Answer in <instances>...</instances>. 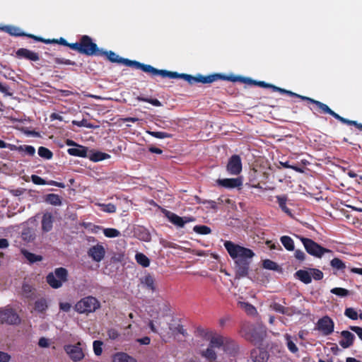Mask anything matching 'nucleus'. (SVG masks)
I'll return each instance as SVG.
<instances>
[{"mask_svg":"<svg viewBox=\"0 0 362 362\" xmlns=\"http://www.w3.org/2000/svg\"><path fill=\"white\" fill-rule=\"evenodd\" d=\"M91 161L98 162L110 158V155L101 151L92 152L88 157Z\"/></svg>","mask_w":362,"mask_h":362,"instance_id":"7c9ffc66","label":"nucleus"},{"mask_svg":"<svg viewBox=\"0 0 362 362\" xmlns=\"http://www.w3.org/2000/svg\"><path fill=\"white\" fill-rule=\"evenodd\" d=\"M331 293L340 297H344L349 294V291L344 288L336 287L331 290Z\"/></svg>","mask_w":362,"mask_h":362,"instance_id":"5fc2aeb1","label":"nucleus"},{"mask_svg":"<svg viewBox=\"0 0 362 362\" xmlns=\"http://www.w3.org/2000/svg\"><path fill=\"white\" fill-rule=\"evenodd\" d=\"M221 346H223L225 351H228V348L226 345L224 344V339L222 337H216L211 338L209 343V347L220 348Z\"/></svg>","mask_w":362,"mask_h":362,"instance_id":"f704fd0d","label":"nucleus"},{"mask_svg":"<svg viewBox=\"0 0 362 362\" xmlns=\"http://www.w3.org/2000/svg\"><path fill=\"white\" fill-rule=\"evenodd\" d=\"M277 202L279 204V206L280 209L289 216H292V213L290 209L286 206V202L288 200V197L286 195H278L276 197Z\"/></svg>","mask_w":362,"mask_h":362,"instance_id":"cd10ccee","label":"nucleus"},{"mask_svg":"<svg viewBox=\"0 0 362 362\" xmlns=\"http://www.w3.org/2000/svg\"><path fill=\"white\" fill-rule=\"evenodd\" d=\"M21 252L26 258L30 264H33L35 262H40L42 260V257L41 255L32 253L25 249H21Z\"/></svg>","mask_w":362,"mask_h":362,"instance_id":"c756f323","label":"nucleus"},{"mask_svg":"<svg viewBox=\"0 0 362 362\" xmlns=\"http://www.w3.org/2000/svg\"><path fill=\"white\" fill-rule=\"evenodd\" d=\"M330 265L337 270H344L346 268L344 262L339 258L334 257L330 262Z\"/></svg>","mask_w":362,"mask_h":362,"instance_id":"c03bdc74","label":"nucleus"},{"mask_svg":"<svg viewBox=\"0 0 362 362\" xmlns=\"http://www.w3.org/2000/svg\"><path fill=\"white\" fill-rule=\"evenodd\" d=\"M73 124L74 125H76L78 127H88V128H91L93 127L92 124H90V123L88 122V120L86 119H83L81 121H76V120H74L72 122Z\"/></svg>","mask_w":362,"mask_h":362,"instance_id":"e2e57ef3","label":"nucleus"},{"mask_svg":"<svg viewBox=\"0 0 362 362\" xmlns=\"http://www.w3.org/2000/svg\"><path fill=\"white\" fill-rule=\"evenodd\" d=\"M309 271L310 272L311 277L313 276L315 280L319 281L322 279L324 274L321 270L315 268H310Z\"/></svg>","mask_w":362,"mask_h":362,"instance_id":"4d7b16f0","label":"nucleus"},{"mask_svg":"<svg viewBox=\"0 0 362 362\" xmlns=\"http://www.w3.org/2000/svg\"><path fill=\"white\" fill-rule=\"evenodd\" d=\"M168 329L173 333H180L184 334V329L182 325L178 324L176 327H173L171 325H168Z\"/></svg>","mask_w":362,"mask_h":362,"instance_id":"69168bd1","label":"nucleus"},{"mask_svg":"<svg viewBox=\"0 0 362 362\" xmlns=\"http://www.w3.org/2000/svg\"><path fill=\"white\" fill-rule=\"evenodd\" d=\"M151 76H160L162 78H181L188 82V83L190 85L198 83V74L194 76L187 74H179L175 71H170L164 69H158L153 66L152 67Z\"/></svg>","mask_w":362,"mask_h":362,"instance_id":"39448f33","label":"nucleus"},{"mask_svg":"<svg viewBox=\"0 0 362 362\" xmlns=\"http://www.w3.org/2000/svg\"><path fill=\"white\" fill-rule=\"evenodd\" d=\"M193 230L201 235H208L211 232V229L205 225H197L194 227Z\"/></svg>","mask_w":362,"mask_h":362,"instance_id":"a18cd8bd","label":"nucleus"},{"mask_svg":"<svg viewBox=\"0 0 362 362\" xmlns=\"http://www.w3.org/2000/svg\"><path fill=\"white\" fill-rule=\"evenodd\" d=\"M344 315L353 320H356L358 318L357 311L353 308H346L344 310Z\"/></svg>","mask_w":362,"mask_h":362,"instance_id":"603ef678","label":"nucleus"},{"mask_svg":"<svg viewBox=\"0 0 362 362\" xmlns=\"http://www.w3.org/2000/svg\"><path fill=\"white\" fill-rule=\"evenodd\" d=\"M54 61L57 64L76 65V62L74 61L59 57L54 58Z\"/></svg>","mask_w":362,"mask_h":362,"instance_id":"bf43d9fd","label":"nucleus"},{"mask_svg":"<svg viewBox=\"0 0 362 362\" xmlns=\"http://www.w3.org/2000/svg\"><path fill=\"white\" fill-rule=\"evenodd\" d=\"M99 56H105L107 59L112 63L122 64L127 66L135 68L136 69H141L144 72L151 75L153 67L151 65L142 64L139 62L130 60L129 59L122 58L112 51H104L102 49H100Z\"/></svg>","mask_w":362,"mask_h":362,"instance_id":"f03ea898","label":"nucleus"},{"mask_svg":"<svg viewBox=\"0 0 362 362\" xmlns=\"http://www.w3.org/2000/svg\"><path fill=\"white\" fill-rule=\"evenodd\" d=\"M340 334L342 339L339 341V344L343 349H347L353 346L356 339L353 333L348 330H344L341 332Z\"/></svg>","mask_w":362,"mask_h":362,"instance_id":"a211bd4d","label":"nucleus"},{"mask_svg":"<svg viewBox=\"0 0 362 362\" xmlns=\"http://www.w3.org/2000/svg\"><path fill=\"white\" fill-rule=\"evenodd\" d=\"M286 344L288 349L293 354H296L298 351V349L296 344L292 341L291 337L288 334L286 335Z\"/></svg>","mask_w":362,"mask_h":362,"instance_id":"8fccbe9b","label":"nucleus"},{"mask_svg":"<svg viewBox=\"0 0 362 362\" xmlns=\"http://www.w3.org/2000/svg\"><path fill=\"white\" fill-rule=\"evenodd\" d=\"M164 214L170 223L180 228L184 227L185 224L187 223L194 221V218L187 216L181 217L168 210H165Z\"/></svg>","mask_w":362,"mask_h":362,"instance_id":"ddd939ff","label":"nucleus"},{"mask_svg":"<svg viewBox=\"0 0 362 362\" xmlns=\"http://www.w3.org/2000/svg\"><path fill=\"white\" fill-rule=\"evenodd\" d=\"M295 257L300 262L305 259L306 255L302 250H296L294 253Z\"/></svg>","mask_w":362,"mask_h":362,"instance_id":"338daca9","label":"nucleus"},{"mask_svg":"<svg viewBox=\"0 0 362 362\" xmlns=\"http://www.w3.org/2000/svg\"><path fill=\"white\" fill-rule=\"evenodd\" d=\"M46 44H59L66 47H69L73 50V45L74 43H69L66 41L64 37H60L59 39H47Z\"/></svg>","mask_w":362,"mask_h":362,"instance_id":"ea45409f","label":"nucleus"},{"mask_svg":"<svg viewBox=\"0 0 362 362\" xmlns=\"http://www.w3.org/2000/svg\"><path fill=\"white\" fill-rule=\"evenodd\" d=\"M238 305L249 315L253 316L257 313L255 307L248 302L238 301Z\"/></svg>","mask_w":362,"mask_h":362,"instance_id":"473e14b6","label":"nucleus"},{"mask_svg":"<svg viewBox=\"0 0 362 362\" xmlns=\"http://www.w3.org/2000/svg\"><path fill=\"white\" fill-rule=\"evenodd\" d=\"M112 362H137L136 358L124 352H118L113 355Z\"/></svg>","mask_w":362,"mask_h":362,"instance_id":"a878e982","label":"nucleus"},{"mask_svg":"<svg viewBox=\"0 0 362 362\" xmlns=\"http://www.w3.org/2000/svg\"><path fill=\"white\" fill-rule=\"evenodd\" d=\"M136 262L143 267H148L150 264V260L144 254L139 252L135 255Z\"/></svg>","mask_w":362,"mask_h":362,"instance_id":"58836bf2","label":"nucleus"},{"mask_svg":"<svg viewBox=\"0 0 362 362\" xmlns=\"http://www.w3.org/2000/svg\"><path fill=\"white\" fill-rule=\"evenodd\" d=\"M98 206L103 211L110 214L115 213L117 209L116 206L112 203L99 204Z\"/></svg>","mask_w":362,"mask_h":362,"instance_id":"09e8293b","label":"nucleus"},{"mask_svg":"<svg viewBox=\"0 0 362 362\" xmlns=\"http://www.w3.org/2000/svg\"><path fill=\"white\" fill-rule=\"evenodd\" d=\"M148 134L156 139H165V138H171L173 135L171 134L165 132H153L148 131Z\"/></svg>","mask_w":362,"mask_h":362,"instance_id":"3c124183","label":"nucleus"},{"mask_svg":"<svg viewBox=\"0 0 362 362\" xmlns=\"http://www.w3.org/2000/svg\"><path fill=\"white\" fill-rule=\"evenodd\" d=\"M317 327L323 335L327 336L334 332V321L327 315L319 319L317 323Z\"/></svg>","mask_w":362,"mask_h":362,"instance_id":"f8f14e48","label":"nucleus"},{"mask_svg":"<svg viewBox=\"0 0 362 362\" xmlns=\"http://www.w3.org/2000/svg\"><path fill=\"white\" fill-rule=\"evenodd\" d=\"M138 231H139L138 237L140 240L145 241V242H148L151 240V236L147 229L141 227L138 229Z\"/></svg>","mask_w":362,"mask_h":362,"instance_id":"a19ab883","label":"nucleus"},{"mask_svg":"<svg viewBox=\"0 0 362 362\" xmlns=\"http://www.w3.org/2000/svg\"><path fill=\"white\" fill-rule=\"evenodd\" d=\"M0 322L7 325H18L21 322L19 315L9 306L0 309Z\"/></svg>","mask_w":362,"mask_h":362,"instance_id":"6e6552de","label":"nucleus"},{"mask_svg":"<svg viewBox=\"0 0 362 362\" xmlns=\"http://www.w3.org/2000/svg\"><path fill=\"white\" fill-rule=\"evenodd\" d=\"M269 357L268 351L264 348H255L250 351V359L253 362H267Z\"/></svg>","mask_w":362,"mask_h":362,"instance_id":"4468645a","label":"nucleus"},{"mask_svg":"<svg viewBox=\"0 0 362 362\" xmlns=\"http://www.w3.org/2000/svg\"><path fill=\"white\" fill-rule=\"evenodd\" d=\"M302 100L308 101L310 103L315 105L316 106V110L320 113L329 114L332 117L335 114V112L331 110L328 105L320 101L316 100L309 97H302Z\"/></svg>","mask_w":362,"mask_h":362,"instance_id":"2eb2a0df","label":"nucleus"},{"mask_svg":"<svg viewBox=\"0 0 362 362\" xmlns=\"http://www.w3.org/2000/svg\"><path fill=\"white\" fill-rule=\"evenodd\" d=\"M88 255L94 261L99 262L104 258L105 250L102 245L97 244L89 248Z\"/></svg>","mask_w":362,"mask_h":362,"instance_id":"dca6fc26","label":"nucleus"},{"mask_svg":"<svg viewBox=\"0 0 362 362\" xmlns=\"http://www.w3.org/2000/svg\"><path fill=\"white\" fill-rule=\"evenodd\" d=\"M243 164L240 156L235 154L228 159L226 170L230 175H238L242 172Z\"/></svg>","mask_w":362,"mask_h":362,"instance_id":"9b49d317","label":"nucleus"},{"mask_svg":"<svg viewBox=\"0 0 362 362\" xmlns=\"http://www.w3.org/2000/svg\"><path fill=\"white\" fill-rule=\"evenodd\" d=\"M333 117H334L335 119H337V120H339V122H341L343 124H348V125H354V124H355V121L349 120L348 119L342 117H341L339 115H338L336 112L334 115Z\"/></svg>","mask_w":362,"mask_h":362,"instance_id":"052dcab7","label":"nucleus"},{"mask_svg":"<svg viewBox=\"0 0 362 362\" xmlns=\"http://www.w3.org/2000/svg\"><path fill=\"white\" fill-rule=\"evenodd\" d=\"M47 308V303L45 298L38 299L35 302L34 309L38 313H44Z\"/></svg>","mask_w":362,"mask_h":362,"instance_id":"4c0bfd02","label":"nucleus"},{"mask_svg":"<svg viewBox=\"0 0 362 362\" xmlns=\"http://www.w3.org/2000/svg\"><path fill=\"white\" fill-rule=\"evenodd\" d=\"M294 276L305 284L311 283L310 272L305 269H299L294 274Z\"/></svg>","mask_w":362,"mask_h":362,"instance_id":"393cba45","label":"nucleus"},{"mask_svg":"<svg viewBox=\"0 0 362 362\" xmlns=\"http://www.w3.org/2000/svg\"><path fill=\"white\" fill-rule=\"evenodd\" d=\"M42 230L43 232H49L53 226V217L50 213H45L42 218Z\"/></svg>","mask_w":362,"mask_h":362,"instance_id":"b1692460","label":"nucleus"},{"mask_svg":"<svg viewBox=\"0 0 362 362\" xmlns=\"http://www.w3.org/2000/svg\"><path fill=\"white\" fill-rule=\"evenodd\" d=\"M103 342L100 340H95L93 343V351L96 356H100L103 353Z\"/></svg>","mask_w":362,"mask_h":362,"instance_id":"864d4df0","label":"nucleus"},{"mask_svg":"<svg viewBox=\"0 0 362 362\" xmlns=\"http://www.w3.org/2000/svg\"><path fill=\"white\" fill-rule=\"evenodd\" d=\"M31 180L34 184L37 185H49L58 187L60 188H64L66 187L65 184L63 182H59L54 181V180L46 181L41 177L36 175H33L31 176Z\"/></svg>","mask_w":362,"mask_h":362,"instance_id":"4be33fe9","label":"nucleus"},{"mask_svg":"<svg viewBox=\"0 0 362 362\" xmlns=\"http://www.w3.org/2000/svg\"><path fill=\"white\" fill-rule=\"evenodd\" d=\"M349 329L354 332L362 341V327L358 326H349Z\"/></svg>","mask_w":362,"mask_h":362,"instance_id":"774afa93","label":"nucleus"},{"mask_svg":"<svg viewBox=\"0 0 362 362\" xmlns=\"http://www.w3.org/2000/svg\"><path fill=\"white\" fill-rule=\"evenodd\" d=\"M100 49L88 35H82L78 42L73 45V50L86 56H99Z\"/></svg>","mask_w":362,"mask_h":362,"instance_id":"7ed1b4c3","label":"nucleus"},{"mask_svg":"<svg viewBox=\"0 0 362 362\" xmlns=\"http://www.w3.org/2000/svg\"><path fill=\"white\" fill-rule=\"evenodd\" d=\"M20 148L23 150L26 154L31 156H34L35 153V148L33 146L24 145L20 146Z\"/></svg>","mask_w":362,"mask_h":362,"instance_id":"680f3d73","label":"nucleus"},{"mask_svg":"<svg viewBox=\"0 0 362 362\" xmlns=\"http://www.w3.org/2000/svg\"><path fill=\"white\" fill-rule=\"evenodd\" d=\"M103 233L107 238H116L120 235L118 230L111 228L104 229Z\"/></svg>","mask_w":362,"mask_h":362,"instance_id":"6e6d98bb","label":"nucleus"},{"mask_svg":"<svg viewBox=\"0 0 362 362\" xmlns=\"http://www.w3.org/2000/svg\"><path fill=\"white\" fill-rule=\"evenodd\" d=\"M100 308V301L92 296L81 298L75 305V310L80 314H89Z\"/></svg>","mask_w":362,"mask_h":362,"instance_id":"20e7f679","label":"nucleus"},{"mask_svg":"<svg viewBox=\"0 0 362 362\" xmlns=\"http://www.w3.org/2000/svg\"><path fill=\"white\" fill-rule=\"evenodd\" d=\"M81 346V343L78 341L75 345L68 344L64 346V349L66 353L74 362L82 361L85 356Z\"/></svg>","mask_w":362,"mask_h":362,"instance_id":"9d476101","label":"nucleus"},{"mask_svg":"<svg viewBox=\"0 0 362 362\" xmlns=\"http://www.w3.org/2000/svg\"><path fill=\"white\" fill-rule=\"evenodd\" d=\"M136 100L138 101L148 103L155 107H160L162 105V103L156 98H150L139 95L136 97Z\"/></svg>","mask_w":362,"mask_h":362,"instance_id":"37998d69","label":"nucleus"},{"mask_svg":"<svg viewBox=\"0 0 362 362\" xmlns=\"http://www.w3.org/2000/svg\"><path fill=\"white\" fill-rule=\"evenodd\" d=\"M271 308L276 313L284 314L288 316H292L296 313H298V312L296 311V309L292 307H284L278 303H273L270 305Z\"/></svg>","mask_w":362,"mask_h":362,"instance_id":"412c9836","label":"nucleus"},{"mask_svg":"<svg viewBox=\"0 0 362 362\" xmlns=\"http://www.w3.org/2000/svg\"><path fill=\"white\" fill-rule=\"evenodd\" d=\"M18 58H24L30 61L36 62L40 59L38 53L25 48H20L16 52Z\"/></svg>","mask_w":362,"mask_h":362,"instance_id":"aec40b11","label":"nucleus"},{"mask_svg":"<svg viewBox=\"0 0 362 362\" xmlns=\"http://www.w3.org/2000/svg\"><path fill=\"white\" fill-rule=\"evenodd\" d=\"M217 183L223 187L233 189L241 187L243 185V180L241 177L218 179L217 180Z\"/></svg>","mask_w":362,"mask_h":362,"instance_id":"f3484780","label":"nucleus"},{"mask_svg":"<svg viewBox=\"0 0 362 362\" xmlns=\"http://www.w3.org/2000/svg\"><path fill=\"white\" fill-rule=\"evenodd\" d=\"M218 80L228 81V76L221 74H213L208 76L198 74V83L206 84L213 83Z\"/></svg>","mask_w":362,"mask_h":362,"instance_id":"6ab92c4d","label":"nucleus"},{"mask_svg":"<svg viewBox=\"0 0 362 362\" xmlns=\"http://www.w3.org/2000/svg\"><path fill=\"white\" fill-rule=\"evenodd\" d=\"M240 334L246 340L256 344L262 341V334L252 326L245 325L241 328Z\"/></svg>","mask_w":362,"mask_h":362,"instance_id":"1a4fd4ad","label":"nucleus"},{"mask_svg":"<svg viewBox=\"0 0 362 362\" xmlns=\"http://www.w3.org/2000/svg\"><path fill=\"white\" fill-rule=\"evenodd\" d=\"M107 336L110 339L115 340L118 338L119 334L118 331L115 329L111 328L107 332Z\"/></svg>","mask_w":362,"mask_h":362,"instance_id":"0e129e2a","label":"nucleus"},{"mask_svg":"<svg viewBox=\"0 0 362 362\" xmlns=\"http://www.w3.org/2000/svg\"><path fill=\"white\" fill-rule=\"evenodd\" d=\"M22 238L25 241L31 242L35 240V234L33 231H32L30 228L25 229L22 232Z\"/></svg>","mask_w":362,"mask_h":362,"instance_id":"de8ad7c7","label":"nucleus"},{"mask_svg":"<svg viewBox=\"0 0 362 362\" xmlns=\"http://www.w3.org/2000/svg\"><path fill=\"white\" fill-rule=\"evenodd\" d=\"M44 199L45 202L52 206H61L62 204L61 197L56 194H48Z\"/></svg>","mask_w":362,"mask_h":362,"instance_id":"2f4dec72","label":"nucleus"},{"mask_svg":"<svg viewBox=\"0 0 362 362\" xmlns=\"http://www.w3.org/2000/svg\"><path fill=\"white\" fill-rule=\"evenodd\" d=\"M141 283L144 284L148 290L152 292L156 291L155 279L150 274L145 275L141 279Z\"/></svg>","mask_w":362,"mask_h":362,"instance_id":"bb28decb","label":"nucleus"},{"mask_svg":"<svg viewBox=\"0 0 362 362\" xmlns=\"http://www.w3.org/2000/svg\"><path fill=\"white\" fill-rule=\"evenodd\" d=\"M299 238L306 252L313 257L321 258L324 254L332 252L331 250L322 247L312 239L305 237H299Z\"/></svg>","mask_w":362,"mask_h":362,"instance_id":"0eeeda50","label":"nucleus"},{"mask_svg":"<svg viewBox=\"0 0 362 362\" xmlns=\"http://www.w3.org/2000/svg\"><path fill=\"white\" fill-rule=\"evenodd\" d=\"M228 81L232 82H241L248 85H255L257 86V81L253 80L250 78L243 77L241 76H234L229 75L228 76Z\"/></svg>","mask_w":362,"mask_h":362,"instance_id":"c85d7f7f","label":"nucleus"},{"mask_svg":"<svg viewBox=\"0 0 362 362\" xmlns=\"http://www.w3.org/2000/svg\"><path fill=\"white\" fill-rule=\"evenodd\" d=\"M223 245L234 261L235 277L240 279L247 276L255 252L230 240H226Z\"/></svg>","mask_w":362,"mask_h":362,"instance_id":"f257e3e1","label":"nucleus"},{"mask_svg":"<svg viewBox=\"0 0 362 362\" xmlns=\"http://www.w3.org/2000/svg\"><path fill=\"white\" fill-rule=\"evenodd\" d=\"M262 266L264 269L277 271L279 268L278 264L271 259H264L262 262Z\"/></svg>","mask_w":362,"mask_h":362,"instance_id":"49530a36","label":"nucleus"},{"mask_svg":"<svg viewBox=\"0 0 362 362\" xmlns=\"http://www.w3.org/2000/svg\"><path fill=\"white\" fill-rule=\"evenodd\" d=\"M201 354L209 362H216V358H217L216 353L211 347H208L206 350L202 351Z\"/></svg>","mask_w":362,"mask_h":362,"instance_id":"e433bc0d","label":"nucleus"},{"mask_svg":"<svg viewBox=\"0 0 362 362\" xmlns=\"http://www.w3.org/2000/svg\"><path fill=\"white\" fill-rule=\"evenodd\" d=\"M38 155L47 160L51 159L53 156L52 152L49 148L44 146H40L38 148Z\"/></svg>","mask_w":362,"mask_h":362,"instance_id":"79ce46f5","label":"nucleus"},{"mask_svg":"<svg viewBox=\"0 0 362 362\" xmlns=\"http://www.w3.org/2000/svg\"><path fill=\"white\" fill-rule=\"evenodd\" d=\"M280 241L284 247L288 251H293L295 248L294 241L288 235H283L280 238Z\"/></svg>","mask_w":362,"mask_h":362,"instance_id":"c9c22d12","label":"nucleus"},{"mask_svg":"<svg viewBox=\"0 0 362 362\" xmlns=\"http://www.w3.org/2000/svg\"><path fill=\"white\" fill-rule=\"evenodd\" d=\"M3 30L11 36L20 37L24 36L25 33L21 28L16 26L8 25L3 28Z\"/></svg>","mask_w":362,"mask_h":362,"instance_id":"72a5a7b5","label":"nucleus"},{"mask_svg":"<svg viewBox=\"0 0 362 362\" xmlns=\"http://www.w3.org/2000/svg\"><path fill=\"white\" fill-rule=\"evenodd\" d=\"M67 153L73 156H77L81 158L88 157V148L79 144H77L74 148H69L67 150Z\"/></svg>","mask_w":362,"mask_h":362,"instance_id":"5701e85b","label":"nucleus"},{"mask_svg":"<svg viewBox=\"0 0 362 362\" xmlns=\"http://www.w3.org/2000/svg\"><path fill=\"white\" fill-rule=\"evenodd\" d=\"M68 281V271L64 267L56 268L54 272L49 273L46 276L47 283L52 288H59Z\"/></svg>","mask_w":362,"mask_h":362,"instance_id":"423d86ee","label":"nucleus"},{"mask_svg":"<svg viewBox=\"0 0 362 362\" xmlns=\"http://www.w3.org/2000/svg\"><path fill=\"white\" fill-rule=\"evenodd\" d=\"M22 293L24 297L29 298L33 295V288L28 284H23L22 286Z\"/></svg>","mask_w":362,"mask_h":362,"instance_id":"13d9d810","label":"nucleus"}]
</instances>
